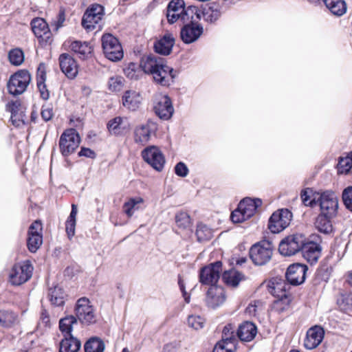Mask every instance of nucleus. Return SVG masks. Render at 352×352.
Here are the masks:
<instances>
[{
	"label": "nucleus",
	"mask_w": 352,
	"mask_h": 352,
	"mask_svg": "<svg viewBox=\"0 0 352 352\" xmlns=\"http://www.w3.org/2000/svg\"><path fill=\"white\" fill-rule=\"evenodd\" d=\"M124 79L123 77L118 76L116 78L111 77V91H120L124 86Z\"/></svg>",
	"instance_id": "nucleus-57"
},
{
	"label": "nucleus",
	"mask_w": 352,
	"mask_h": 352,
	"mask_svg": "<svg viewBox=\"0 0 352 352\" xmlns=\"http://www.w3.org/2000/svg\"><path fill=\"white\" fill-rule=\"evenodd\" d=\"M339 175H347L352 168V151L349 152L346 157H340L336 166Z\"/></svg>",
	"instance_id": "nucleus-34"
},
{
	"label": "nucleus",
	"mask_w": 352,
	"mask_h": 352,
	"mask_svg": "<svg viewBox=\"0 0 352 352\" xmlns=\"http://www.w3.org/2000/svg\"><path fill=\"white\" fill-rule=\"evenodd\" d=\"M204 319L199 316H190L188 318V324L195 329H199L204 327Z\"/></svg>",
	"instance_id": "nucleus-52"
},
{
	"label": "nucleus",
	"mask_w": 352,
	"mask_h": 352,
	"mask_svg": "<svg viewBox=\"0 0 352 352\" xmlns=\"http://www.w3.org/2000/svg\"><path fill=\"white\" fill-rule=\"evenodd\" d=\"M65 21V13L64 9H60L57 15L56 19L54 21V24L56 26V30H58L63 25Z\"/></svg>",
	"instance_id": "nucleus-63"
},
{
	"label": "nucleus",
	"mask_w": 352,
	"mask_h": 352,
	"mask_svg": "<svg viewBox=\"0 0 352 352\" xmlns=\"http://www.w3.org/2000/svg\"><path fill=\"white\" fill-rule=\"evenodd\" d=\"M8 59L12 65H21L24 61L23 52L19 48L11 50L8 53Z\"/></svg>",
	"instance_id": "nucleus-44"
},
{
	"label": "nucleus",
	"mask_w": 352,
	"mask_h": 352,
	"mask_svg": "<svg viewBox=\"0 0 352 352\" xmlns=\"http://www.w3.org/2000/svg\"><path fill=\"white\" fill-rule=\"evenodd\" d=\"M43 243L42 234L28 235L27 239V245L28 250L32 252H36Z\"/></svg>",
	"instance_id": "nucleus-43"
},
{
	"label": "nucleus",
	"mask_w": 352,
	"mask_h": 352,
	"mask_svg": "<svg viewBox=\"0 0 352 352\" xmlns=\"http://www.w3.org/2000/svg\"><path fill=\"white\" fill-rule=\"evenodd\" d=\"M292 217V213L289 209H279L270 216L268 220V229L273 234L279 233L289 225Z\"/></svg>",
	"instance_id": "nucleus-5"
},
{
	"label": "nucleus",
	"mask_w": 352,
	"mask_h": 352,
	"mask_svg": "<svg viewBox=\"0 0 352 352\" xmlns=\"http://www.w3.org/2000/svg\"><path fill=\"white\" fill-rule=\"evenodd\" d=\"M334 217H330L329 214L320 213L316 218L315 226L318 232L328 234L333 231L331 219Z\"/></svg>",
	"instance_id": "nucleus-31"
},
{
	"label": "nucleus",
	"mask_w": 352,
	"mask_h": 352,
	"mask_svg": "<svg viewBox=\"0 0 352 352\" xmlns=\"http://www.w3.org/2000/svg\"><path fill=\"white\" fill-rule=\"evenodd\" d=\"M124 57V50L118 38L111 34V62H118Z\"/></svg>",
	"instance_id": "nucleus-38"
},
{
	"label": "nucleus",
	"mask_w": 352,
	"mask_h": 352,
	"mask_svg": "<svg viewBox=\"0 0 352 352\" xmlns=\"http://www.w3.org/2000/svg\"><path fill=\"white\" fill-rule=\"evenodd\" d=\"M196 236L199 242L208 241L212 236V230L206 225L199 223L197 226Z\"/></svg>",
	"instance_id": "nucleus-41"
},
{
	"label": "nucleus",
	"mask_w": 352,
	"mask_h": 352,
	"mask_svg": "<svg viewBox=\"0 0 352 352\" xmlns=\"http://www.w3.org/2000/svg\"><path fill=\"white\" fill-rule=\"evenodd\" d=\"M143 201V199L140 197H131L124 204L123 211L129 217H131L136 210L140 209V204Z\"/></svg>",
	"instance_id": "nucleus-37"
},
{
	"label": "nucleus",
	"mask_w": 352,
	"mask_h": 352,
	"mask_svg": "<svg viewBox=\"0 0 352 352\" xmlns=\"http://www.w3.org/2000/svg\"><path fill=\"white\" fill-rule=\"evenodd\" d=\"M186 3L184 0H171L167 6L166 12H179L185 8Z\"/></svg>",
	"instance_id": "nucleus-51"
},
{
	"label": "nucleus",
	"mask_w": 352,
	"mask_h": 352,
	"mask_svg": "<svg viewBox=\"0 0 352 352\" xmlns=\"http://www.w3.org/2000/svg\"><path fill=\"white\" fill-rule=\"evenodd\" d=\"M41 230H42L41 223L38 221H35L30 225L29 230H28V235L41 234Z\"/></svg>",
	"instance_id": "nucleus-62"
},
{
	"label": "nucleus",
	"mask_w": 352,
	"mask_h": 352,
	"mask_svg": "<svg viewBox=\"0 0 352 352\" xmlns=\"http://www.w3.org/2000/svg\"><path fill=\"white\" fill-rule=\"evenodd\" d=\"M320 208V213L336 217L338 209V198L336 193L331 190L322 191L317 201Z\"/></svg>",
	"instance_id": "nucleus-11"
},
{
	"label": "nucleus",
	"mask_w": 352,
	"mask_h": 352,
	"mask_svg": "<svg viewBox=\"0 0 352 352\" xmlns=\"http://www.w3.org/2000/svg\"><path fill=\"white\" fill-rule=\"evenodd\" d=\"M123 119L120 116L116 117L111 119V131L116 135H121L126 132L127 129L126 126H122Z\"/></svg>",
	"instance_id": "nucleus-47"
},
{
	"label": "nucleus",
	"mask_w": 352,
	"mask_h": 352,
	"mask_svg": "<svg viewBox=\"0 0 352 352\" xmlns=\"http://www.w3.org/2000/svg\"><path fill=\"white\" fill-rule=\"evenodd\" d=\"M60 68L63 74L70 79H74L78 74V65L76 60L69 54H61L58 58Z\"/></svg>",
	"instance_id": "nucleus-20"
},
{
	"label": "nucleus",
	"mask_w": 352,
	"mask_h": 352,
	"mask_svg": "<svg viewBox=\"0 0 352 352\" xmlns=\"http://www.w3.org/2000/svg\"><path fill=\"white\" fill-rule=\"evenodd\" d=\"M45 74L42 72L39 76L37 78V87L39 89L41 96L44 100H47L50 96L49 91L46 88V85L45 84Z\"/></svg>",
	"instance_id": "nucleus-49"
},
{
	"label": "nucleus",
	"mask_w": 352,
	"mask_h": 352,
	"mask_svg": "<svg viewBox=\"0 0 352 352\" xmlns=\"http://www.w3.org/2000/svg\"><path fill=\"white\" fill-rule=\"evenodd\" d=\"M273 249L271 241L262 240L252 245L249 251L250 258L256 265H265L272 258Z\"/></svg>",
	"instance_id": "nucleus-2"
},
{
	"label": "nucleus",
	"mask_w": 352,
	"mask_h": 352,
	"mask_svg": "<svg viewBox=\"0 0 352 352\" xmlns=\"http://www.w3.org/2000/svg\"><path fill=\"white\" fill-rule=\"evenodd\" d=\"M262 205V200L259 198L245 197L240 201L238 206L243 211L248 219L254 215L258 207Z\"/></svg>",
	"instance_id": "nucleus-26"
},
{
	"label": "nucleus",
	"mask_w": 352,
	"mask_h": 352,
	"mask_svg": "<svg viewBox=\"0 0 352 352\" xmlns=\"http://www.w3.org/2000/svg\"><path fill=\"white\" fill-rule=\"evenodd\" d=\"M151 136V129L147 125H142L135 131V140L136 142L145 143Z\"/></svg>",
	"instance_id": "nucleus-42"
},
{
	"label": "nucleus",
	"mask_w": 352,
	"mask_h": 352,
	"mask_svg": "<svg viewBox=\"0 0 352 352\" xmlns=\"http://www.w3.org/2000/svg\"><path fill=\"white\" fill-rule=\"evenodd\" d=\"M222 265L221 261H216L202 267L199 271V283L210 287H219L217 283L221 277Z\"/></svg>",
	"instance_id": "nucleus-3"
},
{
	"label": "nucleus",
	"mask_w": 352,
	"mask_h": 352,
	"mask_svg": "<svg viewBox=\"0 0 352 352\" xmlns=\"http://www.w3.org/2000/svg\"><path fill=\"white\" fill-rule=\"evenodd\" d=\"M231 221L234 223H242L248 219L246 218L243 211L239 209V206H237V208L232 212L230 215Z\"/></svg>",
	"instance_id": "nucleus-53"
},
{
	"label": "nucleus",
	"mask_w": 352,
	"mask_h": 352,
	"mask_svg": "<svg viewBox=\"0 0 352 352\" xmlns=\"http://www.w3.org/2000/svg\"><path fill=\"white\" fill-rule=\"evenodd\" d=\"M313 190L311 188H305L300 192V198L302 204L305 206L313 208L317 205L318 201L315 199H311V195Z\"/></svg>",
	"instance_id": "nucleus-46"
},
{
	"label": "nucleus",
	"mask_w": 352,
	"mask_h": 352,
	"mask_svg": "<svg viewBox=\"0 0 352 352\" xmlns=\"http://www.w3.org/2000/svg\"><path fill=\"white\" fill-rule=\"evenodd\" d=\"M104 16V8L99 4H93L89 7L83 14L82 25L88 32L100 28V22Z\"/></svg>",
	"instance_id": "nucleus-8"
},
{
	"label": "nucleus",
	"mask_w": 352,
	"mask_h": 352,
	"mask_svg": "<svg viewBox=\"0 0 352 352\" xmlns=\"http://www.w3.org/2000/svg\"><path fill=\"white\" fill-rule=\"evenodd\" d=\"M305 238L302 234H294L285 237L279 243L278 252L285 256L294 255L303 248Z\"/></svg>",
	"instance_id": "nucleus-4"
},
{
	"label": "nucleus",
	"mask_w": 352,
	"mask_h": 352,
	"mask_svg": "<svg viewBox=\"0 0 352 352\" xmlns=\"http://www.w3.org/2000/svg\"><path fill=\"white\" fill-rule=\"evenodd\" d=\"M175 39L173 34L166 32L160 39L154 43L153 49L155 53L162 56H168L173 51Z\"/></svg>",
	"instance_id": "nucleus-22"
},
{
	"label": "nucleus",
	"mask_w": 352,
	"mask_h": 352,
	"mask_svg": "<svg viewBox=\"0 0 352 352\" xmlns=\"http://www.w3.org/2000/svg\"><path fill=\"white\" fill-rule=\"evenodd\" d=\"M342 199L345 208L352 212V186H348L343 189Z\"/></svg>",
	"instance_id": "nucleus-48"
},
{
	"label": "nucleus",
	"mask_w": 352,
	"mask_h": 352,
	"mask_svg": "<svg viewBox=\"0 0 352 352\" xmlns=\"http://www.w3.org/2000/svg\"><path fill=\"white\" fill-rule=\"evenodd\" d=\"M72 51L76 54L79 58L85 60L91 55L92 52L89 43L86 41H75L70 45Z\"/></svg>",
	"instance_id": "nucleus-29"
},
{
	"label": "nucleus",
	"mask_w": 352,
	"mask_h": 352,
	"mask_svg": "<svg viewBox=\"0 0 352 352\" xmlns=\"http://www.w3.org/2000/svg\"><path fill=\"white\" fill-rule=\"evenodd\" d=\"M141 155L144 161L156 171L163 170L166 160L159 147L154 145L147 146L142 151Z\"/></svg>",
	"instance_id": "nucleus-9"
},
{
	"label": "nucleus",
	"mask_w": 352,
	"mask_h": 352,
	"mask_svg": "<svg viewBox=\"0 0 352 352\" xmlns=\"http://www.w3.org/2000/svg\"><path fill=\"white\" fill-rule=\"evenodd\" d=\"M308 267L305 264L293 263L290 265L285 272V280L293 286H298L302 284L306 279Z\"/></svg>",
	"instance_id": "nucleus-15"
},
{
	"label": "nucleus",
	"mask_w": 352,
	"mask_h": 352,
	"mask_svg": "<svg viewBox=\"0 0 352 352\" xmlns=\"http://www.w3.org/2000/svg\"><path fill=\"white\" fill-rule=\"evenodd\" d=\"M230 346L227 345V343H224L223 341H218L214 346L212 352H234Z\"/></svg>",
	"instance_id": "nucleus-59"
},
{
	"label": "nucleus",
	"mask_w": 352,
	"mask_h": 352,
	"mask_svg": "<svg viewBox=\"0 0 352 352\" xmlns=\"http://www.w3.org/2000/svg\"><path fill=\"white\" fill-rule=\"evenodd\" d=\"M76 224V220L67 219L65 222V230L69 239L73 237L75 234Z\"/></svg>",
	"instance_id": "nucleus-60"
},
{
	"label": "nucleus",
	"mask_w": 352,
	"mask_h": 352,
	"mask_svg": "<svg viewBox=\"0 0 352 352\" xmlns=\"http://www.w3.org/2000/svg\"><path fill=\"white\" fill-rule=\"evenodd\" d=\"M201 20L200 8L190 5L185 6V8L182 10V23H199Z\"/></svg>",
	"instance_id": "nucleus-28"
},
{
	"label": "nucleus",
	"mask_w": 352,
	"mask_h": 352,
	"mask_svg": "<svg viewBox=\"0 0 352 352\" xmlns=\"http://www.w3.org/2000/svg\"><path fill=\"white\" fill-rule=\"evenodd\" d=\"M41 117L43 120L45 122H47L50 120L53 116V107L51 104H45L43 105L41 112Z\"/></svg>",
	"instance_id": "nucleus-56"
},
{
	"label": "nucleus",
	"mask_w": 352,
	"mask_h": 352,
	"mask_svg": "<svg viewBox=\"0 0 352 352\" xmlns=\"http://www.w3.org/2000/svg\"><path fill=\"white\" fill-rule=\"evenodd\" d=\"M77 323V320L74 316H67L59 321L60 331L65 336H73L72 335L73 325Z\"/></svg>",
	"instance_id": "nucleus-35"
},
{
	"label": "nucleus",
	"mask_w": 352,
	"mask_h": 352,
	"mask_svg": "<svg viewBox=\"0 0 352 352\" xmlns=\"http://www.w3.org/2000/svg\"><path fill=\"white\" fill-rule=\"evenodd\" d=\"M17 316L12 311L0 310V326L3 327H11L16 320Z\"/></svg>",
	"instance_id": "nucleus-40"
},
{
	"label": "nucleus",
	"mask_w": 352,
	"mask_h": 352,
	"mask_svg": "<svg viewBox=\"0 0 352 352\" xmlns=\"http://www.w3.org/2000/svg\"><path fill=\"white\" fill-rule=\"evenodd\" d=\"M48 296L52 305L54 306H63L65 303V294L63 289L58 286L50 288Z\"/></svg>",
	"instance_id": "nucleus-33"
},
{
	"label": "nucleus",
	"mask_w": 352,
	"mask_h": 352,
	"mask_svg": "<svg viewBox=\"0 0 352 352\" xmlns=\"http://www.w3.org/2000/svg\"><path fill=\"white\" fill-rule=\"evenodd\" d=\"M174 172L178 177H185L188 175L189 169L184 162H179L174 167Z\"/></svg>",
	"instance_id": "nucleus-55"
},
{
	"label": "nucleus",
	"mask_w": 352,
	"mask_h": 352,
	"mask_svg": "<svg viewBox=\"0 0 352 352\" xmlns=\"http://www.w3.org/2000/svg\"><path fill=\"white\" fill-rule=\"evenodd\" d=\"M257 333V327L250 321H244L238 327L237 337L243 342L252 341Z\"/></svg>",
	"instance_id": "nucleus-25"
},
{
	"label": "nucleus",
	"mask_w": 352,
	"mask_h": 352,
	"mask_svg": "<svg viewBox=\"0 0 352 352\" xmlns=\"http://www.w3.org/2000/svg\"><path fill=\"white\" fill-rule=\"evenodd\" d=\"M221 276L226 285L236 287L241 280L243 275L238 271L226 270Z\"/></svg>",
	"instance_id": "nucleus-36"
},
{
	"label": "nucleus",
	"mask_w": 352,
	"mask_h": 352,
	"mask_svg": "<svg viewBox=\"0 0 352 352\" xmlns=\"http://www.w3.org/2000/svg\"><path fill=\"white\" fill-rule=\"evenodd\" d=\"M226 300V295L223 288L221 287H209L207 293L206 301L207 305L212 308L216 309L221 305Z\"/></svg>",
	"instance_id": "nucleus-24"
},
{
	"label": "nucleus",
	"mask_w": 352,
	"mask_h": 352,
	"mask_svg": "<svg viewBox=\"0 0 352 352\" xmlns=\"http://www.w3.org/2000/svg\"><path fill=\"white\" fill-rule=\"evenodd\" d=\"M101 41L104 55L107 60H110V33H105Z\"/></svg>",
	"instance_id": "nucleus-54"
},
{
	"label": "nucleus",
	"mask_w": 352,
	"mask_h": 352,
	"mask_svg": "<svg viewBox=\"0 0 352 352\" xmlns=\"http://www.w3.org/2000/svg\"><path fill=\"white\" fill-rule=\"evenodd\" d=\"M222 5L217 1H212L200 8L201 18L210 24L215 23L221 17Z\"/></svg>",
	"instance_id": "nucleus-17"
},
{
	"label": "nucleus",
	"mask_w": 352,
	"mask_h": 352,
	"mask_svg": "<svg viewBox=\"0 0 352 352\" xmlns=\"http://www.w3.org/2000/svg\"><path fill=\"white\" fill-rule=\"evenodd\" d=\"M78 155L89 157L91 159H94L96 157L95 152L91 149L85 147L81 148L80 151L78 153Z\"/></svg>",
	"instance_id": "nucleus-64"
},
{
	"label": "nucleus",
	"mask_w": 352,
	"mask_h": 352,
	"mask_svg": "<svg viewBox=\"0 0 352 352\" xmlns=\"http://www.w3.org/2000/svg\"><path fill=\"white\" fill-rule=\"evenodd\" d=\"M142 67L140 65L135 63L131 62L128 64L126 67L124 69V74L132 80H137L139 78V73L141 72Z\"/></svg>",
	"instance_id": "nucleus-45"
},
{
	"label": "nucleus",
	"mask_w": 352,
	"mask_h": 352,
	"mask_svg": "<svg viewBox=\"0 0 352 352\" xmlns=\"http://www.w3.org/2000/svg\"><path fill=\"white\" fill-rule=\"evenodd\" d=\"M324 4L331 14L337 16H342L347 10L344 0H326Z\"/></svg>",
	"instance_id": "nucleus-32"
},
{
	"label": "nucleus",
	"mask_w": 352,
	"mask_h": 352,
	"mask_svg": "<svg viewBox=\"0 0 352 352\" xmlns=\"http://www.w3.org/2000/svg\"><path fill=\"white\" fill-rule=\"evenodd\" d=\"M84 349L85 352H103L104 343L100 338L92 337L85 342Z\"/></svg>",
	"instance_id": "nucleus-39"
},
{
	"label": "nucleus",
	"mask_w": 352,
	"mask_h": 352,
	"mask_svg": "<svg viewBox=\"0 0 352 352\" xmlns=\"http://www.w3.org/2000/svg\"><path fill=\"white\" fill-rule=\"evenodd\" d=\"M80 138L74 129H66L60 135L59 148L61 154L67 157L72 154L78 147Z\"/></svg>",
	"instance_id": "nucleus-7"
},
{
	"label": "nucleus",
	"mask_w": 352,
	"mask_h": 352,
	"mask_svg": "<svg viewBox=\"0 0 352 352\" xmlns=\"http://www.w3.org/2000/svg\"><path fill=\"white\" fill-rule=\"evenodd\" d=\"M81 347V342L74 336H65L59 344L58 352H78Z\"/></svg>",
	"instance_id": "nucleus-30"
},
{
	"label": "nucleus",
	"mask_w": 352,
	"mask_h": 352,
	"mask_svg": "<svg viewBox=\"0 0 352 352\" xmlns=\"http://www.w3.org/2000/svg\"><path fill=\"white\" fill-rule=\"evenodd\" d=\"M31 28L34 35L41 41L47 43L51 38V32L47 22L42 18H34L32 20Z\"/></svg>",
	"instance_id": "nucleus-23"
},
{
	"label": "nucleus",
	"mask_w": 352,
	"mask_h": 352,
	"mask_svg": "<svg viewBox=\"0 0 352 352\" xmlns=\"http://www.w3.org/2000/svg\"><path fill=\"white\" fill-rule=\"evenodd\" d=\"M140 66L145 74H151L154 82L162 87L173 85L177 76V71L167 65L165 58L152 54L141 58Z\"/></svg>",
	"instance_id": "nucleus-1"
},
{
	"label": "nucleus",
	"mask_w": 352,
	"mask_h": 352,
	"mask_svg": "<svg viewBox=\"0 0 352 352\" xmlns=\"http://www.w3.org/2000/svg\"><path fill=\"white\" fill-rule=\"evenodd\" d=\"M7 109L11 113V122L12 124L21 128L26 124V116L23 107L19 101H12L7 104Z\"/></svg>",
	"instance_id": "nucleus-19"
},
{
	"label": "nucleus",
	"mask_w": 352,
	"mask_h": 352,
	"mask_svg": "<svg viewBox=\"0 0 352 352\" xmlns=\"http://www.w3.org/2000/svg\"><path fill=\"white\" fill-rule=\"evenodd\" d=\"M324 336V331L322 327L316 325L310 328L307 332L304 346L309 350L316 348L322 342Z\"/></svg>",
	"instance_id": "nucleus-21"
},
{
	"label": "nucleus",
	"mask_w": 352,
	"mask_h": 352,
	"mask_svg": "<svg viewBox=\"0 0 352 352\" xmlns=\"http://www.w3.org/2000/svg\"><path fill=\"white\" fill-rule=\"evenodd\" d=\"M153 110L161 120H170L174 113L171 98L166 94L157 95L154 100Z\"/></svg>",
	"instance_id": "nucleus-12"
},
{
	"label": "nucleus",
	"mask_w": 352,
	"mask_h": 352,
	"mask_svg": "<svg viewBox=\"0 0 352 352\" xmlns=\"http://www.w3.org/2000/svg\"><path fill=\"white\" fill-rule=\"evenodd\" d=\"M31 81V76L27 70H20L12 74L7 87L8 91L13 96L23 94Z\"/></svg>",
	"instance_id": "nucleus-6"
},
{
	"label": "nucleus",
	"mask_w": 352,
	"mask_h": 352,
	"mask_svg": "<svg viewBox=\"0 0 352 352\" xmlns=\"http://www.w3.org/2000/svg\"><path fill=\"white\" fill-rule=\"evenodd\" d=\"M204 26L200 23H183L179 32L181 41L186 45L193 43L204 34Z\"/></svg>",
	"instance_id": "nucleus-13"
},
{
	"label": "nucleus",
	"mask_w": 352,
	"mask_h": 352,
	"mask_svg": "<svg viewBox=\"0 0 352 352\" xmlns=\"http://www.w3.org/2000/svg\"><path fill=\"white\" fill-rule=\"evenodd\" d=\"M76 315L80 322L86 325L96 322V315L90 301L87 298H81L78 300L76 308Z\"/></svg>",
	"instance_id": "nucleus-14"
},
{
	"label": "nucleus",
	"mask_w": 352,
	"mask_h": 352,
	"mask_svg": "<svg viewBox=\"0 0 352 352\" xmlns=\"http://www.w3.org/2000/svg\"><path fill=\"white\" fill-rule=\"evenodd\" d=\"M33 267L27 261L21 264H15L9 275V280L13 285H21L27 282L32 275Z\"/></svg>",
	"instance_id": "nucleus-10"
},
{
	"label": "nucleus",
	"mask_w": 352,
	"mask_h": 352,
	"mask_svg": "<svg viewBox=\"0 0 352 352\" xmlns=\"http://www.w3.org/2000/svg\"><path fill=\"white\" fill-rule=\"evenodd\" d=\"M322 247L320 243L305 238L303 248L300 250L305 259L311 265L316 263L321 255Z\"/></svg>",
	"instance_id": "nucleus-18"
},
{
	"label": "nucleus",
	"mask_w": 352,
	"mask_h": 352,
	"mask_svg": "<svg viewBox=\"0 0 352 352\" xmlns=\"http://www.w3.org/2000/svg\"><path fill=\"white\" fill-rule=\"evenodd\" d=\"M290 285L286 280L282 277H273L268 283V292L274 296L276 297L278 300L283 301L288 300V290L290 289Z\"/></svg>",
	"instance_id": "nucleus-16"
},
{
	"label": "nucleus",
	"mask_w": 352,
	"mask_h": 352,
	"mask_svg": "<svg viewBox=\"0 0 352 352\" xmlns=\"http://www.w3.org/2000/svg\"><path fill=\"white\" fill-rule=\"evenodd\" d=\"M141 96L135 91H126L122 97V105L130 111L137 110L141 104Z\"/></svg>",
	"instance_id": "nucleus-27"
},
{
	"label": "nucleus",
	"mask_w": 352,
	"mask_h": 352,
	"mask_svg": "<svg viewBox=\"0 0 352 352\" xmlns=\"http://www.w3.org/2000/svg\"><path fill=\"white\" fill-rule=\"evenodd\" d=\"M175 221L178 227L186 229L190 226V218L188 213L182 212L176 214Z\"/></svg>",
	"instance_id": "nucleus-50"
},
{
	"label": "nucleus",
	"mask_w": 352,
	"mask_h": 352,
	"mask_svg": "<svg viewBox=\"0 0 352 352\" xmlns=\"http://www.w3.org/2000/svg\"><path fill=\"white\" fill-rule=\"evenodd\" d=\"M166 16L169 24H173L177 21H182V10L179 12H166Z\"/></svg>",
	"instance_id": "nucleus-61"
},
{
	"label": "nucleus",
	"mask_w": 352,
	"mask_h": 352,
	"mask_svg": "<svg viewBox=\"0 0 352 352\" xmlns=\"http://www.w3.org/2000/svg\"><path fill=\"white\" fill-rule=\"evenodd\" d=\"M178 285L186 303H189L190 300V295L186 290L185 283L181 275H178Z\"/></svg>",
	"instance_id": "nucleus-58"
}]
</instances>
